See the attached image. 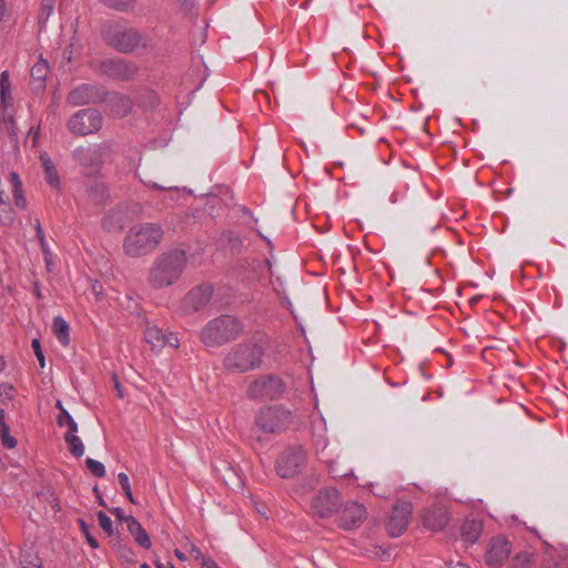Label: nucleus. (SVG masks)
Segmentation results:
<instances>
[{"instance_id":"f257e3e1","label":"nucleus","mask_w":568,"mask_h":568,"mask_svg":"<svg viewBox=\"0 0 568 568\" xmlns=\"http://www.w3.org/2000/svg\"><path fill=\"white\" fill-rule=\"evenodd\" d=\"M185 253L173 250L161 254L153 262L148 282L153 288H163L175 283L184 271Z\"/></svg>"},{"instance_id":"f03ea898","label":"nucleus","mask_w":568,"mask_h":568,"mask_svg":"<svg viewBox=\"0 0 568 568\" xmlns=\"http://www.w3.org/2000/svg\"><path fill=\"white\" fill-rule=\"evenodd\" d=\"M163 236L162 229L154 223L132 226L123 242V251L130 257H140L151 253Z\"/></svg>"},{"instance_id":"7ed1b4c3","label":"nucleus","mask_w":568,"mask_h":568,"mask_svg":"<svg viewBox=\"0 0 568 568\" xmlns=\"http://www.w3.org/2000/svg\"><path fill=\"white\" fill-rule=\"evenodd\" d=\"M243 331L241 322L231 315H223L210 321L201 331L200 338L207 347L221 346L235 339Z\"/></svg>"},{"instance_id":"20e7f679","label":"nucleus","mask_w":568,"mask_h":568,"mask_svg":"<svg viewBox=\"0 0 568 568\" xmlns=\"http://www.w3.org/2000/svg\"><path fill=\"white\" fill-rule=\"evenodd\" d=\"M0 142L8 143L13 150L18 149V133L13 116L9 112L12 105L11 82L8 71L0 74Z\"/></svg>"},{"instance_id":"39448f33","label":"nucleus","mask_w":568,"mask_h":568,"mask_svg":"<svg viewBox=\"0 0 568 568\" xmlns=\"http://www.w3.org/2000/svg\"><path fill=\"white\" fill-rule=\"evenodd\" d=\"M264 348L256 342L239 344L224 358V366L230 372L244 373L258 367Z\"/></svg>"},{"instance_id":"423d86ee","label":"nucleus","mask_w":568,"mask_h":568,"mask_svg":"<svg viewBox=\"0 0 568 568\" xmlns=\"http://www.w3.org/2000/svg\"><path fill=\"white\" fill-rule=\"evenodd\" d=\"M292 422V414L283 406L266 407L261 409L256 426L263 433H275L284 429Z\"/></svg>"},{"instance_id":"0eeeda50","label":"nucleus","mask_w":568,"mask_h":568,"mask_svg":"<svg viewBox=\"0 0 568 568\" xmlns=\"http://www.w3.org/2000/svg\"><path fill=\"white\" fill-rule=\"evenodd\" d=\"M311 429H312V435H313V439H314V446H315L316 454L321 460L328 464V471H329L331 476L334 478L345 477L347 474L338 473L337 469H335V467H334L333 460L328 459L325 454V449L328 446V438L326 436L327 426H326L325 418L322 415L314 418L311 422Z\"/></svg>"},{"instance_id":"6e6552de","label":"nucleus","mask_w":568,"mask_h":568,"mask_svg":"<svg viewBox=\"0 0 568 568\" xmlns=\"http://www.w3.org/2000/svg\"><path fill=\"white\" fill-rule=\"evenodd\" d=\"M342 498L335 488L321 489L311 501V509L317 517L326 518L339 509Z\"/></svg>"},{"instance_id":"1a4fd4ad","label":"nucleus","mask_w":568,"mask_h":568,"mask_svg":"<svg viewBox=\"0 0 568 568\" xmlns=\"http://www.w3.org/2000/svg\"><path fill=\"white\" fill-rule=\"evenodd\" d=\"M102 125L101 114L92 109H84L72 115L68 122L69 130L78 135L97 132Z\"/></svg>"},{"instance_id":"9d476101","label":"nucleus","mask_w":568,"mask_h":568,"mask_svg":"<svg viewBox=\"0 0 568 568\" xmlns=\"http://www.w3.org/2000/svg\"><path fill=\"white\" fill-rule=\"evenodd\" d=\"M305 462V452L301 447H288L282 452L276 462V473L282 478H290L300 473Z\"/></svg>"},{"instance_id":"9b49d317","label":"nucleus","mask_w":568,"mask_h":568,"mask_svg":"<svg viewBox=\"0 0 568 568\" xmlns=\"http://www.w3.org/2000/svg\"><path fill=\"white\" fill-rule=\"evenodd\" d=\"M284 383L280 377L267 376L252 383L248 392L252 397L274 399L284 393Z\"/></svg>"},{"instance_id":"f8f14e48","label":"nucleus","mask_w":568,"mask_h":568,"mask_svg":"<svg viewBox=\"0 0 568 568\" xmlns=\"http://www.w3.org/2000/svg\"><path fill=\"white\" fill-rule=\"evenodd\" d=\"M412 511L413 505L409 501H400L394 506L387 524L388 531L393 537L402 535L406 529Z\"/></svg>"},{"instance_id":"ddd939ff","label":"nucleus","mask_w":568,"mask_h":568,"mask_svg":"<svg viewBox=\"0 0 568 568\" xmlns=\"http://www.w3.org/2000/svg\"><path fill=\"white\" fill-rule=\"evenodd\" d=\"M144 339L153 351H161L165 346L179 347L180 341L174 333H164L158 326H148L144 332Z\"/></svg>"},{"instance_id":"4468645a","label":"nucleus","mask_w":568,"mask_h":568,"mask_svg":"<svg viewBox=\"0 0 568 568\" xmlns=\"http://www.w3.org/2000/svg\"><path fill=\"white\" fill-rule=\"evenodd\" d=\"M511 547L506 538H493L486 552V562L489 566L499 567L508 559Z\"/></svg>"},{"instance_id":"2eb2a0df","label":"nucleus","mask_w":568,"mask_h":568,"mask_svg":"<svg viewBox=\"0 0 568 568\" xmlns=\"http://www.w3.org/2000/svg\"><path fill=\"white\" fill-rule=\"evenodd\" d=\"M212 290L210 286H197L191 290L182 302L184 312H195L204 307L211 300Z\"/></svg>"},{"instance_id":"dca6fc26","label":"nucleus","mask_w":568,"mask_h":568,"mask_svg":"<svg viewBox=\"0 0 568 568\" xmlns=\"http://www.w3.org/2000/svg\"><path fill=\"white\" fill-rule=\"evenodd\" d=\"M367 511L362 504L351 501L347 503L341 515V527L349 530L359 526L366 518Z\"/></svg>"},{"instance_id":"f3484780","label":"nucleus","mask_w":568,"mask_h":568,"mask_svg":"<svg viewBox=\"0 0 568 568\" xmlns=\"http://www.w3.org/2000/svg\"><path fill=\"white\" fill-rule=\"evenodd\" d=\"M109 42L120 51L129 52L140 42V36L132 29H115L109 37Z\"/></svg>"},{"instance_id":"a211bd4d","label":"nucleus","mask_w":568,"mask_h":568,"mask_svg":"<svg viewBox=\"0 0 568 568\" xmlns=\"http://www.w3.org/2000/svg\"><path fill=\"white\" fill-rule=\"evenodd\" d=\"M99 99L98 90L88 84L80 85L68 95V102L72 105H82L95 102Z\"/></svg>"},{"instance_id":"6ab92c4d","label":"nucleus","mask_w":568,"mask_h":568,"mask_svg":"<svg viewBox=\"0 0 568 568\" xmlns=\"http://www.w3.org/2000/svg\"><path fill=\"white\" fill-rule=\"evenodd\" d=\"M423 518L425 526L433 531L442 530L449 520L448 514L444 507H435L426 510Z\"/></svg>"},{"instance_id":"aec40b11","label":"nucleus","mask_w":568,"mask_h":568,"mask_svg":"<svg viewBox=\"0 0 568 568\" xmlns=\"http://www.w3.org/2000/svg\"><path fill=\"white\" fill-rule=\"evenodd\" d=\"M126 223L123 207L118 206L106 212L102 220V226L110 233L120 232Z\"/></svg>"},{"instance_id":"412c9836","label":"nucleus","mask_w":568,"mask_h":568,"mask_svg":"<svg viewBox=\"0 0 568 568\" xmlns=\"http://www.w3.org/2000/svg\"><path fill=\"white\" fill-rule=\"evenodd\" d=\"M125 525L128 531L134 538L135 542L141 547L149 549L151 547V540L145 531V529L141 526V524L133 516H128L125 519Z\"/></svg>"},{"instance_id":"4be33fe9","label":"nucleus","mask_w":568,"mask_h":568,"mask_svg":"<svg viewBox=\"0 0 568 568\" xmlns=\"http://www.w3.org/2000/svg\"><path fill=\"white\" fill-rule=\"evenodd\" d=\"M49 73L48 61L40 58L31 68L30 77L33 89H43L44 82Z\"/></svg>"},{"instance_id":"5701e85b","label":"nucleus","mask_w":568,"mask_h":568,"mask_svg":"<svg viewBox=\"0 0 568 568\" xmlns=\"http://www.w3.org/2000/svg\"><path fill=\"white\" fill-rule=\"evenodd\" d=\"M103 71L111 77L128 78L133 71L122 60H106L102 63Z\"/></svg>"},{"instance_id":"b1692460","label":"nucleus","mask_w":568,"mask_h":568,"mask_svg":"<svg viewBox=\"0 0 568 568\" xmlns=\"http://www.w3.org/2000/svg\"><path fill=\"white\" fill-rule=\"evenodd\" d=\"M483 525L480 521L471 519L466 520L462 526V537L466 544H474L481 534Z\"/></svg>"},{"instance_id":"393cba45","label":"nucleus","mask_w":568,"mask_h":568,"mask_svg":"<svg viewBox=\"0 0 568 568\" xmlns=\"http://www.w3.org/2000/svg\"><path fill=\"white\" fill-rule=\"evenodd\" d=\"M74 158L84 166L95 165L100 161L97 148H78L74 150Z\"/></svg>"},{"instance_id":"a878e982","label":"nucleus","mask_w":568,"mask_h":568,"mask_svg":"<svg viewBox=\"0 0 568 568\" xmlns=\"http://www.w3.org/2000/svg\"><path fill=\"white\" fill-rule=\"evenodd\" d=\"M52 331L57 339L63 345L70 344V328L69 324L61 317L55 316L52 322Z\"/></svg>"},{"instance_id":"bb28decb","label":"nucleus","mask_w":568,"mask_h":568,"mask_svg":"<svg viewBox=\"0 0 568 568\" xmlns=\"http://www.w3.org/2000/svg\"><path fill=\"white\" fill-rule=\"evenodd\" d=\"M89 200L97 205L104 203L108 199V189L104 183L94 181L87 190Z\"/></svg>"},{"instance_id":"cd10ccee","label":"nucleus","mask_w":568,"mask_h":568,"mask_svg":"<svg viewBox=\"0 0 568 568\" xmlns=\"http://www.w3.org/2000/svg\"><path fill=\"white\" fill-rule=\"evenodd\" d=\"M64 440L69 446L70 453L74 457H82L84 454V445L77 433H65Z\"/></svg>"},{"instance_id":"c85d7f7f","label":"nucleus","mask_w":568,"mask_h":568,"mask_svg":"<svg viewBox=\"0 0 568 568\" xmlns=\"http://www.w3.org/2000/svg\"><path fill=\"white\" fill-rule=\"evenodd\" d=\"M57 424L60 427L67 426V433H78V424L67 409H62V412L58 415Z\"/></svg>"},{"instance_id":"c756f323","label":"nucleus","mask_w":568,"mask_h":568,"mask_svg":"<svg viewBox=\"0 0 568 568\" xmlns=\"http://www.w3.org/2000/svg\"><path fill=\"white\" fill-rule=\"evenodd\" d=\"M0 222L10 225L13 222V213L10 206L4 202V192L0 190Z\"/></svg>"},{"instance_id":"7c9ffc66","label":"nucleus","mask_w":568,"mask_h":568,"mask_svg":"<svg viewBox=\"0 0 568 568\" xmlns=\"http://www.w3.org/2000/svg\"><path fill=\"white\" fill-rule=\"evenodd\" d=\"M85 464H87V467L90 469V471L92 473L93 476L98 477V478H102L104 477L105 475V467L104 465L99 462V460H95L91 457H88L85 459Z\"/></svg>"},{"instance_id":"2f4dec72","label":"nucleus","mask_w":568,"mask_h":568,"mask_svg":"<svg viewBox=\"0 0 568 568\" xmlns=\"http://www.w3.org/2000/svg\"><path fill=\"white\" fill-rule=\"evenodd\" d=\"M0 437L4 447L12 449L17 446L16 438L10 435L9 425H3V427L0 428Z\"/></svg>"},{"instance_id":"473e14b6","label":"nucleus","mask_w":568,"mask_h":568,"mask_svg":"<svg viewBox=\"0 0 568 568\" xmlns=\"http://www.w3.org/2000/svg\"><path fill=\"white\" fill-rule=\"evenodd\" d=\"M532 558L531 555L528 552H524L520 555H517L513 559L511 567L513 568H529L531 566Z\"/></svg>"},{"instance_id":"72a5a7b5","label":"nucleus","mask_w":568,"mask_h":568,"mask_svg":"<svg viewBox=\"0 0 568 568\" xmlns=\"http://www.w3.org/2000/svg\"><path fill=\"white\" fill-rule=\"evenodd\" d=\"M98 521L100 527L109 535L111 536L113 534V524L112 520L103 513H98Z\"/></svg>"},{"instance_id":"f704fd0d","label":"nucleus","mask_w":568,"mask_h":568,"mask_svg":"<svg viewBox=\"0 0 568 568\" xmlns=\"http://www.w3.org/2000/svg\"><path fill=\"white\" fill-rule=\"evenodd\" d=\"M22 568H42L41 560L32 554H27L21 559Z\"/></svg>"},{"instance_id":"c9c22d12","label":"nucleus","mask_w":568,"mask_h":568,"mask_svg":"<svg viewBox=\"0 0 568 568\" xmlns=\"http://www.w3.org/2000/svg\"><path fill=\"white\" fill-rule=\"evenodd\" d=\"M47 182L54 189H60V179L55 168L44 172Z\"/></svg>"},{"instance_id":"e433bc0d","label":"nucleus","mask_w":568,"mask_h":568,"mask_svg":"<svg viewBox=\"0 0 568 568\" xmlns=\"http://www.w3.org/2000/svg\"><path fill=\"white\" fill-rule=\"evenodd\" d=\"M103 3L111 8L115 9H125L129 7L134 0H101Z\"/></svg>"},{"instance_id":"4c0bfd02","label":"nucleus","mask_w":568,"mask_h":568,"mask_svg":"<svg viewBox=\"0 0 568 568\" xmlns=\"http://www.w3.org/2000/svg\"><path fill=\"white\" fill-rule=\"evenodd\" d=\"M14 203L18 207L24 209L27 206V201L22 192V187L12 190Z\"/></svg>"},{"instance_id":"58836bf2","label":"nucleus","mask_w":568,"mask_h":568,"mask_svg":"<svg viewBox=\"0 0 568 568\" xmlns=\"http://www.w3.org/2000/svg\"><path fill=\"white\" fill-rule=\"evenodd\" d=\"M32 347L34 349V353H36V356H37V358L39 361L40 366L44 367L45 361H44V355H43L42 349H41L40 342L38 339H33L32 341Z\"/></svg>"},{"instance_id":"ea45409f","label":"nucleus","mask_w":568,"mask_h":568,"mask_svg":"<svg viewBox=\"0 0 568 568\" xmlns=\"http://www.w3.org/2000/svg\"><path fill=\"white\" fill-rule=\"evenodd\" d=\"M40 245H41V248H42V252L44 255L45 264H47L48 268L50 270L51 264H52V261H51L52 254H51L49 244L47 242H43V243H40Z\"/></svg>"},{"instance_id":"a19ab883","label":"nucleus","mask_w":568,"mask_h":568,"mask_svg":"<svg viewBox=\"0 0 568 568\" xmlns=\"http://www.w3.org/2000/svg\"><path fill=\"white\" fill-rule=\"evenodd\" d=\"M119 483L123 489V491L131 489L129 476L125 473L118 474Z\"/></svg>"},{"instance_id":"79ce46f5","label":"nucleus","mask_w":568,"mask_h":568,"mask_svg":"<svg viewBox=\"0 0 568 568\" xmlns=\"http://www.w3.org/2000/svg\"><path fill=\"white\" fill-rule=\"evenodd\" d=\"M190 554L199 562H201L205 558L203 552L196 546H194V545L190 546Z\"/></svg>"},{"instance_id":"37998d69","label":"nucleus","mask_w":568,"mask_h":568,"mask_svg":"<svg viewBox=\"0 0 568 568\" xmlns=\"http://www.w3.org/2000/svg\"><path fill=\"white\" fill-rule=\"evenodd\" d=\"M40 160H41V163L43 165L44 172L55 168L53 162L51 161V159L47 154H41L40 155Z\"/></svg>"},{"instance_id":"c03bdc74","label":"nucleus","mask_w":568,"mask_h":568,"mask_svg":"<svg viewBox=\"0 0 568 568\" xmlns=\"http://www.w3.org/2000/svg\"><path fill=\"white\" fill-rule=\"evenodd\" d=\"M10 183L12 185V190L22 187V182L17 173H11L9 175Z\"/></svg>"},{"instance_id":"a18cd8bd","label":"nucleus","mask_w":568,"mask_h":568,"mask_svg":"<svg viewBox=\"0 0 568 568\" xmlns=\"http://www.w3.org/2000/svg\"><path fill=\"white\" fill-rule=\"evenodd\" d=\"M120 521L125 524V519L128 516L124 514L123 509L115 507L110 510Z\"/></svg>"},{"instance_id":"49530a36","label":"nucleus","mask_w":568,"mask_h":568,"mask_svg":"<svg viewBox=\"0 0 568 568\" xmlns=\"http://www.w3.org/2000/svg\"><path fill=\"white\" fill-rule=\"evenodd\" d=\"M202 568H220L214 560L205 557L201 562Z\"/></svg>"},{"instance_id":"de8ad7c7","label":"nucleus","mask_w":568,"mask_h":568,"mask_svg":"<svg viewBox=\"0 0 568 568\" xmlns=\"http://www.w3.org/2000/svg\"><path fill=\"white\" fill-rule=\"evenodd\" d=\"M36 232H37V236H38L40 243L47 242L45 237H44L43 230L39 222L37 223Z\"/></svg>"},{"instance_id":"09e8293b","label":"nucleus","mask_w":568,"mask_h":568,"mask_svg":"<svg viewBox=\"0 0 568 568\" xmlns=\"http://www.w3.org/2000/svg\"><path fill=\"white\" fill-rule=\"evenodd\" d=\"M87 540H88L89 545H90L93 549H95V548H98V547H99V544H98L97 539H94V538H93L92 536H90L89 534H87Z\"/></svg>"},{"instance_id":"8fccbe9b","label":"nucleus","mask_w":568,"mask_h":568,"mask_svg":"<svg viewBox=\"0 0 568 568\" xmlns=\"http://www.w3.org/2000/svg\"><path fill=\"white\" fill-rule=\"evenodd\" d=\"M125 497L129 499L131 504H136V500L131 491V489L124 491Z\"/></svg>"},{"instance_id":"3c124183","label":"nucleus","mask_w":568,"mask_h":568,"mask_svg":"<svg viewBox=\"0 0 568 568\" xmlns=\"http://www.w3.org/2000/svg\"><path fill=\"white\" fill-rule=\"evenodd\" d=\"M3 425H8L6 423V412L4 409H0V428H2Z\"/></svg>"},{"instance_id":"603ef678","label":"nucleus","mask_w":568,"mask_h":568,"mask_svg":"<svg viewBox=\"0 0 568 568\" xmlns=\"http://www.w3.org/2000/svg\"><path fill=\"white\" fill-rule=\"evenodd\" d=\"M53 1H54V0H43V2L45 3V4H44V8H47V9H48V14H50V12L52 11V8H53V7H52V2H53Z\"/></svg>"},{"instance_id":"864d4df0","label":"nucleus","mask_w":568,"mask_h":568,"mask_svg":"<svg viewBox=\"0 0 568 568\" xmlns=\"http://www.w3.org/2000/svg\"><path fill=\"white\" fill-rule=\"evenodd\" d=\"M174 554H175V556H176L180 560H182V561H185V560H186V556H185L181 550L176 549V550L174 551Z\"/></svg>"},{"instance_id":"5fc2aeb1","label":"nucleus","mask_w":568,"mask_h":568,"mask_svg":"<svg viewBox=\"0 0 568 568\" xmlns=\"http://www.w3.org/2000/svg\"><path fill=\"white\" fill-rule=\"evenodd\" d=\"M72 52H73L72 50H67V51L64 52V55H63L64 60H67L68 62H70V61L72 60Z\"/></svg>"},{"instance_id":"6e6d98bb","label":"nucleus","mask_w":568,"mask_h":568,"mask_svg":"<svg viewBox=\"0 0 568 568\" xmlns=\"http://www.w3.org/2000/svg\"><path fill=\"white\" fill-rule=\"evenodd\" d=\"M115 388H116V390H118V396H119L120 398H123V396H124V395H123V392H122V388H121V386H120L119 382H115Z\"/></svg>"},{"instance_id":"4d7b16f0","label":"nucleus","mask_w":568,"mask_h":568,"mask_svg":"<svg viewBox=\"0 0 568 568\" xmlns=\"http://www.w3.org/2000/svg\"><path fill=\"white\" fill-rule=\"evenodd\" d=\"M4 12H6L4 4H3L2 0H0V21L3 19Z\"/></svg>"},{"instance_id":"13d9d810","label":"nucleus","mask_w":568,"mask_h":568,"mask_svg":"<svg viewBox=\"0 0 568 568\" xmlns=\"http://www.w3.org/2000/svg\"><path fill=\"white\" fill-rule=\"evenodd\" d=\"M79 523H80V526H81L82 530L84 531V534H85V535H87V534H89V532H88V526H87V524L84 523V520H82V519H81V520H79Z\"/></svg>"},{"instance_id":"bf43d9fd","label":"nucleus","mask_w":568,"mask_h":568,"mask_svg":"<svg viewBox=\"0 0 568 568\" xmlns=\"http://www.w3.org/2000/svg\"><path fill=\"white\" fill-rule=\"evenodd\" d=\"M452 568H470L468 567L467 565L465 564H462V562H457L455 566H453Z\"/></svg>"},{"instance_id":"052dcab7","label":"nucleus","mask_w":568,"mask_h":568,"mask_svg":"<svg viewBox=\"0 0 568 568\" xmlns=\"http://www.w3.org/2000/svg\"><path fill=\"white\" fill-rule=\"evenodd\" d=\"M55 407H57L58 409H60V413L62 412V409H65V408L63 407V405H62V402H61V400H57V403H55Z\"/></svg>"},{"instance_id":"680f3d73","label":"nucleus","mask_w":568,"mask_h":568,"mask_svg":"<svg viewBox=\"0 0 568 568\" xmlns=\"http://www.w3.org/2000/svg\"><path fill=\"white\" fill-rule=\"evenodd\" d=\"M0 390H8V393H9V392L12 390V388H11V386L3 385V386L0 387Z\"/></svg>"},{"instance_id":"e2e57ef3","label":"nucleus","mask_w":568,"mask_h":568,"mask_svg":"<svg viewBox=\"0 0 568 568\" xmlns=\"http://www.w3.org/2000/svg\"><path fill=\"white\" fill-rule=\"evenodd\" d=\"M542 568H558L557 564H549L547 566H544Z\"/></svg>"},{"instance_id":"0e129e2a","label":"nucleus","mask_w":568,"mask_h":568,"mask_svg":"<svg viewBox=\"0 0 568 568\" xmlns=\"http://www.w3.org/2000/svg\"><path fill=\"white\" fill-rule=\"evenodd\" d=\"M158 568H174L172 566H165L163 564H158Z\"/></svg>"},{"instance_id":"69168bd1","label":"nucleus","mask_w":568,"mask_h":568,"mask_svg":"<svg viewBox=\"0 0 568 568\" xmlns=\"http://www.w3.org/2000/svg\"><path fill=\"white\" fill-rule=\"evenodd\" d=\"M4 368V361L0 357V372Z\"/></svg>"},{"instance_id":"338daca9","label":"nucleus","mask_w":568,"mask_h":568,"mask_svg":"<svg viewBox=\"0 0 568 568\" xmlns=\"http://www.w3.org/2000/svg\"><path fill=\"white\" fill-rule=\"evenodd\" d=\"M99 286H97V283L93 284V291L98 293Z\"/></svg>"},{"instance_id":"774afa93","label":"nucleus","mask_w":568,"mask_h":568,"mask_svg":"<svg viewBox=\"0 0 568 568\" xmlns=\"http://www.w3.org/2000/svg\"><path fill=\"white\" fill-rule=\"evenodd\" d=\"M141 568H150V566H149V565H146V564H143V565L141 566Z\"/></svg>"}]
</instances>
